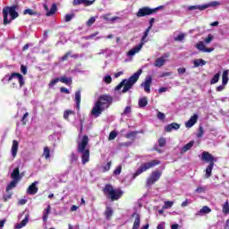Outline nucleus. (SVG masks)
Listing matches in <instances>:
<instances>
[{
    "instance_id": "1",
    "label": "nucleus",
    "mask_w": 229,
    "mask_h": 229,
    "mask_svg": "<svg viewBox=\"0 0 229 229\" xmlns=\"http://www.w3.org/2000/svg\"><path fill=\"white\" fill-rule=\"evenodd\" d=\"M140 74H142V69L138 70L134 72L129 79H123L114 89V90H121L122 88L123 94H126L128 90L133 89V85L139 81V78H140Z\"/></svg>"
},
{
    "instance_id": "2",
    "label": "nucleus",
    "mask_w": 229,
    "mask_h": 229,
    "mask_svg": "<svg viewBox=\"0 0 229 229\" xmlns=\"http://www.w3.org/2000/svg\"><path fill=\"white\" fill-rule=\"evenodd\" d=\"M87 146H89V136L84 135L82 138H79L77 151L81 157L83 165L87 164L90 159V149Z\"/></svg>"
},
{
    "instance_id": "3",
    "label": "nucleus",
    "mask_w": 229,
    "mask_h": 229,
    "mask_svg": "<svg viewBox=\"0 0 229 229\" xmlns=\"http://www.w3.org/2000/svg\"><path fill=\"white\" fill-rule=\"evenodd\" d=\"M155 22V18H151L149 21L150 26L145 30L143 37L141 38V43L139 44L138 46L134 47L132 49H131L127 53V56H135L140 49H142V46L148 42L146 38H148V35H149V31H151V28H153V23Z\"/></svg>"
},
{
    "instance_id": "4",
    "label": "nucleus",
    "mask_w": 229,
    "mask_h": 229,
    "mask_svg": "<svg viewBox=\"0 0 229 229\" xmlns=\"http://www.w3.org/2000/svg\"><path fill=\"white\" fill-rule=\"evenodd\" d=\"M103 192L104 194L109 196L111 201H117V199H121L124 194V191H123L121 189H114L112 184H106L103 189Z\"/></svg>"
},
{
    "instance_id": "5",
    "label": "nucleus",
    "mask_w": 229,
    "mask_h": 229,
    "mask_svg": "<svg viewBox=\"0 0 229 229\" xmlns=\"http://www.w3.org/2000/svg\"><path fill=\"white\" fill-rule=\"evenodd\" d=\"M4 24H10L14 19L19 17V13L15 11V7H4L3 9Z\"/></svg>"
},
{
    "instance_id": "6",
    "label": "nucleus",
    "mask_w": 229,
    "mask_h": 229,
    "mask_svg": "<svg viewBox=\"0 0 229 229\" xmlns=\"http://www.w3.org/2000/svg\"><path fill=\"white\" fill-rule=\"evenodd\" d=\"M156 165H160V161H158V160H151L149 162L142 164L137 169L136 173L133 174L132 178L135 179L137 176H140V174H142V173H146V171L155 167Z\"/></svg>"
},
{
    "instance_id": "7",
    "label": "nucleus",
    "mask_w": 229,
    "mask_h": 229,
    "mask_svg": "<svg viewBox=\"0 0 229 229\" xmlns=\"http://www.w3.org/2000/svg\"><path fill=\"white\" fill-rule=\"evenodd\" d=\"M217 6H221V2L213 1V2H209L208 4H202V5L188 6V10L190 12H192V10H199L200 12H203V10H207V8H217Z\"/></svg>"
},
{
    "instance_id": "8",
    "label": "nucleus",
    "mask_w": 229,
    "mask_h": 229,
    "mask_svg": "<svg viewBox=\"0 0 229 229\" xmlns=\"http://www.w3.org/2000/svg\"><path fill=\"white\" fill-rule=\"evenodd\" d=\"M162 8H164V6L162 5L154 9H151L149 7L140 8L137 13V17H146V15H153V13H157V12H158V10H162Z\"/></svg>"
},
{
    "instance_id": "9",
    "label": "nucleus",
    "mask_w": 229,
    "mask_h": 229,
    "mask_svg": "<svg viewBox=\"0 0 229 229\" xmlns=\"http://www.w3.org/2000/svg\"><path fill=\"white\" fill-rule=\"evenodd\" d=\"M114 99L112 97L108 95H102L99 97L97 103H99V106L104 109L106 110V108H110V105H112V102Z\"/></svg>"
},
{
    "instance_id": "10",
    "label": "nucleus",
    "mask_w": 229,
    "mask_h": 229,
    "mask_svg": "<svg viewBox=\"0 0 229 229\" xmlns=\"http://www.w3.org/2000/svg\"><path fill=\"white\" fill-rule=\"evenodd\" d=\"M160 176H162V172H152L149 177L147 179V187H151V185H154L156 182H158V180H160Z\"/></svg>"
},
{
    "instance_id": "11",
    "label": "nucleus",
    "mask_w": 229,
    "mask_h": 229,
    "mask_svg": "<svg viewBox=\"0 0 229 229\" xmlns=\"http://www.w3.org/2000/svg\"><path fill=\"white\" fill-rule=\"evenodd\" d=\"M151 83H153V77H151V75H147L144 81L140 84V87L144 89L147 94L151 92Z\"/></svg>"
},
{
    "instance_id": "12",
    "label": "nucleus",
    "mask_w": 229,
    "mask_h": 229,
    "mask_svg": "<svg viewBox=\"0 0 229 229\" xmlns=\"http://www.w3.org/2000/svg\"><path fill=\"white\" fill-rule=\"evenodd\" d=\"M13 78H17L21 89H22V86L24 85V77L21 73L13 72L11 75H5L4 80H7V81H12Z\"/></svg>"
},
{
    "instance_id": "13",
    "label": "nucleus",
    "mask_w": 229,
    "mask_h": 229,
    "mask_svg": "<svg viewBox=\"0 0 229 229\" xmlns=\"http://www.w3.org/2000/svg\"><path fill=\"white\" fill-rule=\"evenodd\" d=\"M103 112H105V109L101 107L99 102H96L91 111V115L94 116L95 119H98Z\"/></svg>"
},
{
    "instance_id": "14",
    "label": "nucleus",
    "mask_w": 229,
    "mask_h": 229,
    "mask_svg": "<svg viewBox=\"0 0 229 229\" xmlns=\"http://www.w3.org/2000/svg\"><path fill=\"white\" fill-rule=\"evenodd\" d=\"M38 185V181L32 182L27 189V194H30V196H35V194L38 192V187H37Z\"/></svg>"
},
{
    "instance_id": "15",
    "label": "nucleus",
    "mask_w": 229,
    "mask_h": 229,
    "mask_svg": "<svg viewBox=\"0 0 229 229\" xmlns=\"http://www.w3.org/2000/svg\"><path fill=\"white\" fill-rule=\"evenodd\" d=\"M195 47L199 51H202V53H212V51H214V48H207V47H205V42L203 41L197 43Z\"/></svg>"
},
{
    "instance_id": "16",
    "label": "nucleus",
    "mask_w": 229,
    "mask_h": 229,
    "mask_svg": "<svg viewBox=\"0 0 229 229\" xmlns=\"http://www.w3.org/2000/svg\"><path fill=\"white\" fill-rule=\"evenodd\" d=\"M202 160L205 162H209V164H214V162H217V159L214 158V156L208 152L202 153Z\"/></svg>"
},
{
    "instance_id": "17",
    "label": "nucleus",
    "mask_w": 229,
    "mask_h": 229,
    "mask_svg": "<svg viewBox=\"0 0 229 229\" xmlns=\"http://www.w3.org/2000/svg\"><path fill=\"white\" fill-rule=\"evenodd\" d=\"M96 0H73V6H78L80 4H85V6H90L94 4Z\"/></svg>"
},
{
    "instance_id": "18",
    "label": "nucleus",
    "mask_w": 229,
    "mask_h": 229,
    "mask_svg": "<svg viewBox=\"0 0 229 229\" xmlns=\"http://www.w3.org/2000/svg\"><path fill=\"white\" fill-rule=\"evenodd\" d=\"M198 123V114H194L191 118L185 123L186 128H192L194 124Z\"/></svg>"
},
{
    "instance_id": "19",
    "label": "nucleus",
    "mask_w": 229,
    "mask_h": 229,
    "mask_svg": "<svg viewBox=\"0 0 229 229\" xmlns=\"http://www.w3.org/2000/svg\"><path fill=\"white\" fill-rule=\"evenodd\" d=\"M17 151H19V141L13 140V146L11 148L12 157L15 158L17 157Z\"/></svg>"
},
{
    "instance_id": "20",
    "label": "nucleus",
    "mask_w": 229,
    "mask_h": 229,
    "mask_svg": "<svg viewBox=\"0 0 229 229\" xmlns=\"http://www.w3.org/2000/svg\"><path fill=\"white\" fill-rule=\"evenodd\" d=\"M210 212H212V209L208 208V206H204L199 211H198L195 214V216H207V214H210Z\"/></svg>"
},
{
    "instance_id": "21",
    "label": "nucleus",
    "mask_w": 229,
    "mask_h": 229,
    "mask_svg": "<svg viewBox=\"0 0 229 229\" xmlns=\"http://www.w3.org/2000/svg\"><path fill=\"white\" fill-rule=\"evenodd\" d=\"M11 178L16 182H19L21 180V172L19 170V167H16L13 170L11 174Z\"/></svg>"
},
{
    "instance_id": "22",
    "label": "nucleus",
    "mask_w": 229,
    "mask_h": 229,
    "mask_svg": "<svg viewBox=\"0 0 229 229\" xmlns=\"http://www.w3.org/2000/svg\"><path fill=\"white\" fill-rule=\"evenodd\" d=\"M173 130H180V123H172L165 127V131H173Z\"/></svg>"
},
{
    "instance_id": "23",
    "label": "nucleus",
    "mask_w": 229,
    "mask_h": 229,
    "mask_svg": "<svg viewBox=\"0 0 229 229\" xmlns=\"http://www.w3.org/2000/svg\"><path fill=\"white\" fill-rule=\"evenodd\" d=\"M113 51L110 48H106V49H102L99 51V53L98 55H99V56H106V58H108L109 56H112L113 55Z\"/></svg>"
},
{
    "instance_id": "24",
    "label": "nucleus",
    "mask_w": 229,
    "mask_h": 229,
    "mask_svg": "<svg viewBox=\"0 0 229 229\" xmlns=\"http://www.w3.org/2000/svg\"><path fill=\"white\" fill-rule=\"evenodd\" d=\"M132 216H135V220L133 223L132 229L140 228V216L139 214H133Z\"/></svg>"
},
{
    "instance_id": "25",
    "label": "nucleus",
    "mask_w": 229,
    "mask_h": 229,
    "mask_svg": "<svg viewBox=\"0 0 229 229\" xmlns=\"http://www.w3.org/2000/svg\"><path fill=\"white\" fill-rule=\"evenodd\" d=\"M192 146H194V140L190 141L189 143H187L186 145H184L182 148H181V153H187V151H189Z\"/></svg>"
},
{
    "instance_id": "26",
    "label": "nucleus",
    "mask_w": 229,
    "mask_h": 229,
    "mask_svg": "<svg viewBox=\"0 0 229 229\" xmlns=\"http://www.w3.org/2000/svg\"><path fill=\"white\" fill-rule=\"evenodd\" d=\"M75 103L78 109H80V105L81 103V91L78 90L75 92Z\"/></svg>"
},
{
    "instance_id": "27",
    "label": "nucleus",
    "mask_w": 229,
    "mask_h": 229,
    "mask_svg": "<svg viewBox=\"0 0 229 229\" xmlns=\"http://www.w3.org/2000/svg\"><path fill=\"white\" fill-rule=\"evenodd\" d=\"M228 74H229V70H225L222 73V83L223 85H228Z\"/></svg>"
},
{
    "instance_id": "28",
    "label": "nucleus",
    "mask_w": 229,
    "mask_h": 229,
    "mask_svg": "<svg viewBox=\"0 0 229 229\" xmlns=\"http://www.w3.org/2000/svg\"><path fill=\"white\" fill-rule=\"evenodd\" d=\"M138 105L140 108H145V106H148V98L146 97L140 98L138 101Z\"/></svg>"
},
{
    "instance_id": "29",
    "label": "nucleus",
    "mask_w": 229,
    "mask_h": 229,
    "mask_svg": "<svg viewBox=\"0 0 229 229\" xmlns=\"http://www.w3.org/2000/svg\"><path fill=\"white\" fill-rule=\"evenodd\" d=\"M28 221H30V218L27 216L20 224H17L15 225V229L24 228V226H26V225H28Z\"/></svg>"
},
{
    "instance_id": "30",
    "label": "nucleus",
    "mask_w": 229,
    "mask_h": 229,
    "mask_svg": "<svg viewBox=\"0 0 229 229\" xmlns=\"http://www.w3.org/2000/svg\"><path fill=\"white\" fill-rule=\"evenodd\" d=\"M105 216H106V219L110 220V217L114 216V209H112V208L110 207H106L105 211Z\"/></svg>"
},
{
    "instance_id": "31",
    "label": "nucleus",
    "mask_w": 229,
    "mask_h": 229,
    "mask_svg": "<svg viewBox=\"0 0 229 229\" xmlns=\"http://www.w3.org/2000/svg\"><path fill=\"white\" fill-rule=\"evenodd\" d=\"M51 213V206H47V208L45 209V212L43 214V221L46 223L49 217V214Z\"/></svg>"
},
{
    "instance_id": "32",
    "label": "nucleus",
    "mask_w": 229,
    "mask_h": 229,
    "mask_svg": "<svg viewBox=\"0 0 229 229\" xmlns=\"http://www.w3.org/2000/svg\"><path fill=\"white\" fill-rule=\"evenodd\" d=\"M59 81H61V83H64L65 85H71V83H72V79L70 77L63 76L59 79Z\"/></svg>"
},
{
    "instance_id": "33",
    "label": "nucleus",
    "mask_w": 229,
    "mask_h": 229,
    "mask_svg": "<svg viewBox=\"0 0 229 229\" xmlns=\"http://www.w3.org/2000/svg\"><path fill=\"white\" fill-rule=\"evenodd\" d=\"M166 60L164 58H157L154 64L155 67H163L165 64Z\"/></svg>"
},
{
    "instance_id": "34",
    "label": "nucleus",
    "mask_w": 229,
    "mask_h": 229,
    "mask_svg": "<svg viewBox=\"0 0 229 229\" xmlns=\"http://www.w3.org/2000/svg\"><path fill=\"white\" fill-rule=\"evenodd\" d=\"M212 169H214V163L209 164L206 168V178H210V176H212Z\"/></svg>"
},
{
    "instance_id": "35",
    "label": "nucleus",
    "mask_w": 229,
    "mask_h": 229,
    "mask_svg": "<svg viewBox=\"0 0 229 229\" xmlns=\"http://www.w3.org/2000/svg\"><path fill=\"white\" fill-rule=\"evenodd\" d=\"M18 182L19 181H15L13 179V181L6 187V192H9V191H12V189H15V187H17Z\"/></svg>"
},
{
    "instance_id": "36",
    "label": "nucleus",
    "mask_w": 229,
    "mask_h": 229,
    "mask_svg": "<svg viewBox=\"0 0 229 229\" xmlns=\"http://www.w3.org/2000/svg\"><path fill=\"white\" fill-rule=\"evenodd\" d=\"M108 15H110V14H106V15L103 16V19L105 21H107L108 22H115V21H120L121 20V18L119 16H114V17L110 19V18H108Z\"/></svg>"
},
{
    "instance_id": "37",
    "label": "nucleus",
    "mask_w": 229,
    "mask_h": 229,
    "mask_svg": "<svg viewBox=\"0 0 229 229\" xmlns=\"http://www.w3.org/2000/svg\"><path fill=\"white\" fill-rule=\"evenodd\" d=\"M56 13V4H53L50 10L47 13V17H51Z\"/></svg>"
},
{
    "instance_id": "38",
    "label": "nucleus",
    "mask_w": 229,
    "mask_h": 229,
    "mask_svg": "<svg viewBox=\"0 0 229 229\" xmlns=\"http://www.w3.org/2000/svg\"><path fill=\"white\" fill-rule=\"evenodd\" d=\"M194 67H199L205 65L207 62H205L203 59H196L193 61Z\"/></svg>"
},
{
    "instance_id": "39",
    "label": "nucleus",
    "mask_w": 229,
    "mask_h": 229,
    "mask_svg": "<svg viewBox=\"0 0 229 229\" xmlns=\"http://www.w3.org/2000/svg\"><path fill=\"white\" fill-rule=\"evenodd\" d=\"M219 78H221L220 72L215 74L214 77L210 81L211 85H216V83H217L219 81Z\"/></svg>"
},
{
    "instance_id": "40",
    "label": "nucleus",
    "mask_w": 229,
    "mask_h": 229,
    "mask_svg": "<svg viewBox=\"0 0 229 229\" xmlns=\"http://www.w3.org/2000/svg\"><path fill=\"white\" fill-rule=\"evenodd\" d=\"M43 157H45L47 160L51 158V150H49V148H44Z\"/></svg>"
},
{
    "instance_id": "41",
    "label": "nucleus",
    "mask_w": 229,
    "mask_h": 229,
    "mask_svg": "<svg viewBox=\"0 0 229 229\" xmlns=\"http://www.w3.org/2000/svg\"><path fill=\"white\" fill-rule=\"evenodd\" d=\"M71 115H74V111L66 110L64 113V119H65L66 121H69V116H71Z\"/></svg>"
},
{
    "instance_id": "42",
    "label": "nucleus",
    "mask_w": 229,
    "mask_h": 229,
    "mask_svg": "<svg viewBox=\"0 0 229 229\" xmlns=\"http://www.w3.org/2000/svg\"><path fill=\"white\" fill-rule=\"evenodd\" d=\"M130 114H131V106H127L123 112L121 114L122 116H124V115H130Z\"/></svg>"
},
{
    "instance_id": "43",
    "label": "nucleus",
    "mask_w": 229,
    "mask_h": 229,
    "mask_svg": "<svg viewBox=\"0 0 229 229\" xmlns=\"http://www.w3.org/2000/svg\"><path fill=\"white\" fill-rule=\"evenodd\" d=\"M174 205V202L167 200V201H165L163 205V208L166 210L167 208H171Z\"/></svg>"
},
{
    "instance_id": "44",
    "label": "nucleus",
    "mask_w": 229,
    "mask_h": 229,
    "mask_svg": "<svg viewBox=\"0 0 229 229\" xmlns=\"http://www.w3.org/2000/svg\"><path fill=\"white\" fill-rule=\"evenodd\" d=\"M63 58H78V55H74L72 54V51H69L63 56Z\"/></svg>"
},
{
    "instance_id": "45",
    "label": "nucleus",
    "mask_w": 229,
    "mask_h": 229,
    "mask_svg": "<svg viewBox=\"0 0 229 229\" xmlns=\"http://www.w3.org/2000/svg\"><path fill=\"white\" fill-rule=\"evenodd\" d=\"M117 137V131H113L109 133L108 140H114V139Z\"/></svg>"
},
{
    "instance_id": "46",
    "label": "nucleus",
    "mask_w": 229,
    "mask_h": 229,
    "mask_svg": "<svg viewBox=\"0 0 229 229\" xmlns=\"http://www.w3.org/2000/svg\"><path fill=\"white\" fill-rule=\"evenodd\" d=\"M74 18V14H66L64 16V22H71L72 19Z\"/></svg>"
},
{
    "instance_id": "47",
    "label": "nucleus",
    "mask_w": 229,
    "mask_h": 229,
    "mask_svg": "<svg viewBox=\"0 0 229 229\" xmlns=\"http://www.w3.org/2000/svg\"><path fill=\"white\" fill-rule=\"evenodd\" d=\"M223 212L224 214H229V204L228 201H226L223 206Z\"/></svg>"
},
{
    "instance_id": "48",
    "label": "nucleus",
    "mask_w": 229,
    "mask_h": 229,
    "mask_svg": "<svg viewBox=\"0 0 229 229\" xmlns=\"http://www.w3.org/2000/svg\"><path fill=\"white\" fill-rule=\"evenodd\" d=\"M214 40V36L212 34H208V38L204 39L205 44H210Z\"/></svg>"
},
{
    "instance_id": "49",
    "label": "nucleus",
    "mask_w": 229,
    "mask_h": 229,
    "mask_svg": "<svg viewBox=\"0 0 229 229\" xmlns=\"http://www.w3.org/2000/svg\"><path fill=\"white\" fill-rule=\"evenodd\" d=\"M111 165H112V162L106 163V165L102 167L103 173H106V171H110Z\"/></svg>"
},
{
    "instance_id": "50",
    "label": "nucleus",
    "mask_w": 229,
    "mask_h": 229,
    "mask_svg": "<svg viewBox=\"0 0 229 229\" xmlns=\"http://www.w3.org/2000/svg\"><path fill=\"white\" fill-rule=\"evenodd\" d=\"M207 188L206 187H198L195 190V192H198V194H202L203 192H206Z\"/></svg>"
},
{
    "instance_id": "51",
    "label": "nucleus",
    "mask_w": 229,
    "mask_h": 229,
    "mask_svg": "<svg viewBox=\"0 0 229 229\" xmlns=\"http://www.w3.org/2000/svg\"><path fill=\"white\" fill-rule=\"evenodd\" d=\"M24 15H37V13L31 9H27L24 11Z\"/></svg>"
},
{
    "instance_id": "52",
    "label": "nucleus",
    "mask_w": 229,
    "mask_h": 229,
    "mask_svg": "<svg viewBox=\"0 0 229 229\" xmlns=\"http://www.w3.org/2000/svg\"><path fill=\"white\" fill-rule=\"evenodd\" d=\"M165 138H161L158 140V145L159 148H164V146H165Z\"/></svg>"
},
{
    "instance_id": "53",
    "label": "nucleus",
    "mask_w": 229,
    "mask_h": 229,
    "mask_svg": "<svg viewBox=\"0 0 229 229\" xmlns=\"http://www.w3.org/2000/svg\"><path fill=\"white\" fill-rule=\"evenodd\" d=\"M96 19H98V17H91L88 21H87V26H92V24H94L96 22Z\"/></svg>"
},
{
    "instance_id": "54",
    "label": "nucleus",
    "mask_w": 229,
    "mask_h": 229,
    "mask_svg": "<svg viewBox=\"0 0 229 229\" xmlns=\"http://www.w3.org/2000/svg\"><path fill=\"white\" fill-rule=\"evenodd\" d=\"M121 171H123V166L119 165L114 169V174H115L117 176V175L121 174Z\"/></svg>"
},
{
    "instance_id": "55",
    "label": "nucleus",
    "mask_w": 229,
    "mask_h": 229,
    "mask_svg": "<svg viewBox=\"0 0 229 229\" xmlns=\"http://www.w3.org/2000/svg\"><path fill=\"white\" fill-rule=\"evenodd\" d=\"M58 81H60V79H58V78L52 80L51 82L48 84L49 87H50V89H53V86L55 85V84H57Z\"/></svg>"
},
{
    "instance_id": "56",
    "label": "nucleus",
    "mask_w": 229,
    "mask_h": 229,
    "mask_svg": "<svg viewBox=\"0 0 229 229\" xmlns=\"http://www.w3.org/2000/svg\"><path fill=\"white\" fill-rule=\"evenodd\" d=\"M183 38H185V34H180L176 38H174V40H176L177 42H182Z\"/></svg>"
},
{
    "instance_id": "57",
    "label": "nucleus",
    "mask_w": 229,
    "mask_h": 229,
    "mask_svg": "<svg viewBox=\"0 0 229 229\" xmlns=\"http://www.w3.org/2000/svg\"><path fill=\"white\" fill-rule=\"evenodd\" d=\"M191 203H192V201L191 199H185L182 204L181 207L185 208L188 207L189 205H191Z\"/></svg>"
},
{
    "instance_id": "58",
    "label": "nucleus",
    "mask_w": 229,
    "mask_h": 229,
    "mask_svg": "<svg viewBox=\"0 0 229 229\" xmlns=\"http://www.w3.org/2000/svg\"><path fill=\"white\" fill-rule=\"evenodd\" d=\"M135 135H137V132H135V131H131V132L127 133V134L125 135V137H126V139H133V137H135Z\"/></svg>"
},
{
    "instance_id": "59",
    "label": "nucleus",
    "mask_w": 229,
    "mask_h": 229,
    "mask_svg": "<svg viewBox=\"0 0 229 229\" xmlns=\"http://www.w3.org/2000/svg\"><path fill=\"white\" fill-rule=\"evenodd\" d=\"M157 119H159V121H164L165 119V114L162 112H158L157 113Z\"/></svg>"
},
{
    "instance_id": "60",
    "label": "nucleus",
    "mask_w": 229,
    "mask_h": 229,
    "mask_svg": "<svg viewBox=\"0 0 229 229\" xmlns=\"http://www.w3.org/2000/svg\"><path fill=\"white\" fill-rule=\"evenodd\" d=\"M203 133H205V131H204V130H203V127H199V133H198L197 137H198L199 139H201V137H203Z\"/></svg>"
},
{
    "instance_id": "61",
    "label": "nucleus",
    "mask_w": 229,
    "mask_h": 229,
    "mask_svg": "<svg viewBox=\"0 0 229 229\" xmlns=\"http://www.w3.org/2000/svg\"><path fill=\"white\" fill-rule=\"evenodd\" d=\"M21 72H22V74H28V68L24 64L21 65Z\"/></svg>"
},
{
    "instance_id": "62",
    "label": "nucleus",
    "mask_w": 229,
    "mask_h": 229,
    "mask_svg": "<svg viewBox=\"0 0 229 229\" xmlns=\"http://www.w3.org/2000/svg\"><path fill=\"white\" fill-rule=\"evenodd\" d=\"M105 83H112V77L110 75H107L104 77Z\"/></svg>"
},
{
    "instance_id": "63",
    "label": "nucleus",
    "mask_w": 229,
    "mask_h": 229,
    "mask_svg": "<svg viewBox=\"0 0 229 229\" xmlns=\"http://www.w3.org/2000/svg\"><path fill=\"white\" fill-rule=\"evenodd\" d=\"M157 229H165V222H160L158 225H157Z\"/></svg>"
},
{
    "instance_id": "64",
    "label": "nucleus",
    "mask_w": 229,
    "mask_h": 229,
    "mask_svg": "<svg viewBox=\"0 0 229 229\" xmlns=\"http://www.w3.org/2000/svg\"><path fill=\"white\" fill-rule=\"evenodd\" d=\"M78 160V156L74 153H72L71 155V162H76Z\"/></svg>"
}]
</instances>
